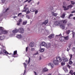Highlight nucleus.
<instances>
[{"label":"nucleus","mask_w":75,"mask_h":75,"mask_svg":"<svg viewBox=\"0 0 75 75\" xmlns=\"http://www.w3.org/2000/svg\"><path fill=\"white\" fill-rule=\"evenodd\" d=\"M51 43H48L46 44V47L47 48H49L51 47Z\"/></svg>","instance_id":"10"},{"label":"nucleus","mask_w":75,"mask_h":75,"mask_svg":"<svg viewBox=\"0 0 75 75\" xmlns=\"http://www.w3.org/2000/svg\"><path fill=\"white\" fill-rule=\"evenodd\" d=\"M48 22V20H46L44 22L42 23V25L43 26L45 25H47V24Z\"/></svg>","instance_id":"9"},{"label":"nucleus","mask_w":75,"mask_h":75,"mask_svg":"<svg viewBox=\"0 0 75 75\" xmlns=\"http://www.w3.org/2000/svg\"><path fill=\"white\" fill-rule=\"evenodd\" d=\"M52 75V74H51L50 73L48 74L47 75Z\"/></svg>","instance_id":"62"},{"label":"nucleus","mask_w":75,"mask_h":75,"mask_svg":"<svg viewBox=\"0 0 75 75\" xmlns=\"http://www.w3.org/2000/svg\"><path fill=\"white\" fill-rule=\"evenodd\" d=\"M50 10H52V9H53V8L52 7V8H50Z\"/></svg>","instance_id":"60"},{"label":"nucleus","mask_w":75,"mask_h":75,"mask_svg":"<svg viewBox=\"0 0 75 75\" xmlns=\"http://www.w3.org/2000/svg\"><path fill=\"white\" fill-rule=\"evenodd\" d=\"M35 14H37V13H38V10H36V11H35Z\"/></svg>","instance_id":"41"},{"label":"nucleus","mask_w":75,"mask_h":75,"mask_svg":"<svg viewBox=\"0 0 75 75\" xmlns=\"http://www.w3.org/2000/svg\"><path fill=\"white\" fill-rule=\"evenodd\" d=\"M73 65H74V66H75V62H74V64H73Z\"/></svg>","instance_id":"61"},{"label":"nucleus","mask_w":75,"mask_h":75,"mask_svg":"<svg viewBox=\"0 0 75 75\" xmlns=\"http://www.w3.org/2000/svg\"><path fill=\"white\" fill-rule=\"evenodd\" d=\"M69 56L70 57V60H71V59L72 58V55L70 54H69Z\"/></svg>","instance_id":"40"},{"label":"nucleus","mask_w":75,"mask_h":75,"mask_svg":"<svg viewBox=\"0 0 75 75\" xmlns=\"http://www.w3.org/2000/svg\"><path fill=\"white\" fill-rule=\"evenodd\" d=\"M18 57V55L17 54V50L14 51L13 54H12V57L16 58V57Z\"/></svg>","instance_id":"6"},{"label":"nucleus","mask_w":75,"mask_h":75,"mask_svg":"<svg viewBox=\"0 0 75 75\" xmlns=\"http://www.w3.org/2000/svg\"><path fill=\"white\" fill-rule=\"evenodd\" d=\"M8 10H9V9L8 8H7L6 10H5V9L3 10L4 11H5L3 13L0 14V21H1V18H2L3 16H4V14H5V13H6V12H7V11Z\"/></svg>","instance_id":"4"},{"label":"nucleus","mask_w":75,"mask_h":75,"mask_svg":"<svg viewBox=\"0 0 75 75\" xmlns=\"http://www.w3.org/2000/svg\"><path fill=\"white\" fill-rule=\"evenodd\" d=\"M48 65L51 67L52 68L54 67V64L52 63H50V64H48Z\"/></svg>","instance_id":"13"},{"label":"nucleus","mask_w":75,"mask_h":75,"mask_svg":"<svg viewBox=\"0 0 75 75\" xmlns=\"http://www.w3.org/2000/svg\"><path fill=\"white\" fill-rule=\"evenodd\" d=\"M23 8L24 9H25V10L22 11V12H25L26 13V12L28 10V8H26L25 7H24Z\"/></svg>","instance_id":"14"},{"label":"nucleus","mask_w":75,"mask_h":75,"mask_svg":"<svg viewBox=\"0 0 75 75\" xmlns=\"http://www.w3.org/2000/svg\"><path fill=\"white\" fill-rule=\"evenodd\" d=\"M62 61H63V62H67V61H68V59H67V58L65 57H63L62 58Z\"/></svg>","instance_id":"7"},{"label":"nucleus","mask_w":75,"mask_h":75,"mask_svg":"<svg viewBox=\"0 0 75 75\" xmlns=\"http://www.w3.org/2000/svg\"><path fill=\"white\" fill-rule=\"evenodd\" d=\"M71 3L72 4H75V2L71 1Z\"/></svg>","instance_id":"42"},{"label":"nucleus","mask_w":75,"mask_h":75,"mask_svg":"<svg viewBox=\"0 0 75 75\" xmlns=\"http://www.w3.org/2000/svg\"><path fill=\"white\" fill-rule=\"evenodd\" d=\"M38 52H37L36 53H35L34 55H38Z\"/></svg>","instance_id":"55"},{"label":"nucleus","mask_w":75,"mask_h":75,"mask_svg":"<svg viewBox=\"0 0 75 75\" xmlns=\"http://www.w3.org/2000/svg\"><path fill=\"white\" fill-rule=\"evenodd\" d=\"M28 1V0H26V1H25L24 3H26V2Z\"/></svg>","instance_id":"58"},{"label":"nucleus","mask_w":75,"mask_h":75,"mask_svg":"<svg viewBox=\"0 0 75 75\" xmlns=\"http://www.w3.org/2000/svg\"><path fill=\"white\" fill-rule=\"evenodd\" d=\"M73 6L72 5H70L67 6V7L63 6V8H64V10H68L69 9V8H72Z\"/></svg>","instance_id":"5"},{"label":"nucleus","mask_w":75,"mask_h":75,"mask_svg":"<svg viewBox=\"0 0 75 75\" xmlns=\"http://www.w3.org/2000/svg\"><path fill=\"white\" fill-rule=\"evenodd\" d=\"M33 0H30L29 1H28V3H30L31 1H32Z\"/></svg>","instance_id":"57"},{"label":"nucleus","mask_w":75,"mask_h":75,"mask_svg":"<svg viewBox=\"0 0 75 75\" xmlns=\"http://www.w3.org/2000/svg\"><path fill=\"white\" fill-rule=\"evenodd\" d=\"M44 48H41L40 49V51L41 52H42L44 51Z\"/></svg>","instance_id":"26"},{"label":"nucleus","mask_w":75,"mask_h":75,"mask_svg":"<svg viewBox=\"0 0 75 75\" xmlns=\"http://www.w3.org/2000/svg\"><path fill=\"white\" fill-rule=\"evenodd\" d=\"M73 19H74V20H75V17L73 18Z\"/></svg>","instance_id":"64"},{"label":"nucleus","mask_w":75,"mask_h":75,"mask_svg":"<svg viewBox=\"0 0 75 75\" xmlns=\"http://www.w3.org/2000/svg\"><path fill=\"white\" fill-rule=\"evenodd\" d=\"M67 22V21L65 20L62 21H61V23H62V24H66Z\"/></svg>","instance_id":"11"},{"label":"nucleus","mask_w":75,"mask_h":75,"mask_svg":"<svg viewBox=\"0 0 75 75\" xmlns=\"http://www.w3.org/2000/svg\"><path fill=\"white\" fill-rule=\"evenodd\" d=\"M3 52L4 53H5V54H6L7 55V54H8L9 55L11 54V53H9L7 51L4 50H3Z\"/></svg>","instance_id":"15"},{"label":"nucleus","mask_w":75,"mask_h":75,"mask_svg":"<svg viewBox=\"0 0 75 75\" xmlns=\"http://www.w3.org/2000/svg\"><path fill=\"white\" fill-rule=\"evenodd\" d=\"M62 62V60L61 58L59 57H56L55 59H54L53 61V63L55 65H58L59 64V62Z\"/></svg>","instance_id":"1"},{"label":"nucleus","mask_w":75,"mask_h":75,"mask_svg":"<svg viewBox=\"0 0 75 75\" xmlns=\"http://www.w3.org/2000/svg\"><path fill=\"white\" fill-rule=\"evenodd\" d=\"M30 11L32 12H35L36 11V9L35 8H33L32 9H31Z\"/></svg>","instance_id":"21"},{"label":"nucleus","mask_w":75,"mask_h":75,"mask_svg":"<svg viewBox=\"0 0 75 75\" xmlns=\"http://www.w3.org/2000/svg\"><path fill=\"white\" fill-rule=\"evenodd\" d=\"M26 14H29V13H30V12L28 9V10L26 12Z\"/></svg>","instance_id":"38"},{"label":"nucleus","mask_w":75,"mask_h":75,"mask_svg":"<svg viewBox=\"0 0 75 75\" xmlns=\"http://www.w3.org/2000/svg\"><path fill=\"white\" fill-rule=\"evenodd\" d=\"M41 59H42L41 57H39V60H38V61H40V60H41Z\"/></svg>","instance_id":"49"},{"label":"nucleus","mask_w":75,"mask_h":75,"mask_svg":"<svg viewBox=\"0 0 75 75\" xmlns=\"http://www.w3.org/2000/svg\"><path fill=\"white\" fill-rule=\"evenodd\" d=\"M18 31L20 33L23 34L24 33V29L23 28H20L18 29V30L17 29L14 30L12 31V32L13 33H18Z\"/></svg>","instance_id":"2"},{"label":"nucleus","mask_w":75,"mask_h":75,"mask_svg":"<svg viewBox=\"0 0 75 75\" xmlns=\"http://www.w3.org/2000/svg\"><path fill=\"white\" fill-rule=\"evenodd\" d=\"M43 71L44 72H47L48 71V69L46 68H45L43 69Z\"/></svg>","instance_id":"30"},{"label":"nucleus","mask_w":75,"mask_h":75,"mask_svg":"<svg viewBox=\"0 0 75 75\" xmlns=\"http://www.w3.org/2000/svg\"><path fill=\"white\" fill-rule=\"evenodd\" d=\"M25 62H28V64H29V63H30V58H29V59L28 61L27 60H26L25 61Z\"/></svg>","instance_id":"23"},{"label":"nucleus","mask_w":75,"mask_h":75,"mask_svg":"<svg viewBox=\"0 0 75 75\" xmlns=\"http://www.w3.org/2000/svg\"><path fill=\"white\" fill-rule=\"evenodd\" d=\"M28 49V47H27L26 48V52H27Z\"/></svg>","instance_id":"46"},{"label":"nucleus","mask_w":75,"mask_h":75,"mask_svg":"<svg viewBox=\"0 0 75 75\" xmlns=\"http://www.w3.org/2000/svg\"><path fill=\"white\" fill-rule=\"evenodd\" d=\"M54 34H51L48 37L49 38H50V39H51V38H53L54 37Z\"/></svg>","instance_id":"18"},{"label":"nucleus","mask_w":75,"mask_h":75,"mask_svg":"<svg viewBox=\"0 0 75 75\" xmlns=\"http://www.w3.org/2000/svg\"><path fill=\"white\" fill-rule=\"evenodd\" d=\"M52 15H53L54 16H57V13H55L54 12H52Z\"/></svg>","instance_id":"24"},{"label":"nucleus","mask_w":75,"mask_h":75,"mask_svg":"<svg viewBox=\"0 0 75 75\" xmlns=\"http://www.w3.org/2000/svg\"><path fill=\"white\" fill-rule=\"evenodd\" d=\"M18 21L19 23H21V22L22 21V19H20L19 21Z\"/></svg>","instance_id":"45"},{"label":"nucleus","mask_w":75,"mask_h":75,"mask_svg":"<svg viewBox=\"0 0 75 75\" xmlns=\"http://www.w3.org/2000/svg\"><path fill=\"white\" fill-rule=\"evenodd\" d=\"M67 67H68V68H69V69H70V68L71 67V66H70L69 65V64L67 65Z\"/></svg>","instance_id":"48"},{"label":"nucleus","mask_w":75,"mask_h":75,"mask_svg":"<svg viewBox=\"0 0 75 75\" xmlns=\"http://www.w3.org/2000/svg\"><path fill=\"white\" fill-rule=\"evenodd\" d=\"M60 27L63 29L65 28V26H64V25H60Z\"/></svg>","instance_id":"27"},{"label":"nucleus","mask_w":75,"mask_h":75,"mask_svg":"<svg viewBox=\"0 0 75 75\" xmlns=\"http://www.w3.org/2000/svg\"><path fill=\"white\" fill-rule=\"evenodd\" d=\"M27 21H23V25H26V24H27Z\"/></svg>","instance_id":"22"},{"label":"nucleus","mask_w":75,"mask_h":75,"mask_svg":"<svg viewBox=\"0 0 75 75\" xmlns=\"http://www.w3.org/2000/svg\"><path fill=\"white\" fill-rule=\"evenodd\" d=\"M73 16V14L71 13L70 14V15H69V18H71V17H72V16Z\"/></svg>","instance_id":"35"},{"label":"nucleus","mask_w":75,"mask_h":75,"mask_svg":"<svg viewBox=\"0 0 75 75\" xmlns=\"http://www.w3.org/2000/svg\"><path fill=\"white\" fill-rule=\"evenodd\" d=\"M59 40H60V41H62V42L63 41V40L62 39V38H60L59 39Z\"/></svg>","instance_id":"47"},{"label":"nucleus","mask_w":75,"mask_h":75,"mask_svg":"<svg viewBox=\"0 0 75 75\" xmlns=\"http://www.w3.org/2000/svg\"><path fill=\"white\" fill-rule=\"evenodd\" d=\"M23 64L24 65V67H25V71L26 70V68H27V64L25 63H23Z\"/></svg>","instance_id":"29"},{"label":"nucleus","mask_w":75,"mask_h":75,"mask_svg":"<svg viewBox=\"0 0 75 75\" xmlns=\"http://www.w3.org/2000/svg\"><path fill=\"white\" fill-rule=\"evenodd\" d=\"M16 37L17 38L20 39L22 38V35H18L16 36Z\"/></svg>","instance_id":"17"},{"label":"nucleus","mask_w":75,"mask_h":75,"mask_svg":"<svg viewBox=\"0 0 75 75\" xmlns=\"http://www.w3.org/2000/svg\"><path fill=\"white\" fill-rule=\"evenodd\" d=\"M30 47H34V44L32 43H30Z\"/></svg>","instance_id":"31"},{"label":"nucleus","mask_w":75,"mask_h":75,"mask_svg":"<svg viewBox=\"0 0 75 75\" xmlns=\"http://www.w3.org/2000/svg\"><path fill=\"white\" fill-rule=\"evenodd\" d=\"M73 63V62H72L71 61H70L69 62V65H71V64H72Z\"/></svg>","instance_id":"36"},{"label":"nucleus","mask_w":75,"mask_h":75,"mask_svg":"<svg viewBox=\"0 0 75 75\" xmlns=\"http://www.w3.org/2000/svg\"><path fill=\"white\" fill-rule=\"evenodd\" d=\"M0 35H1L2 34H7V32L6 31L4 30V29L3 28H2V27H0Z\"/></svg>","instance_id":"3"},{"label":"nucleus","mask_w":75,"mask_h":75,"mask_svg":"<svg viewBox=\"0 0 75 75\" xmlns=\"http://www.w3.org/2000/svg\"><path fill=\"white\" fill-rule=\"evenodd\" d=\"M71 31L70 30H67L66 32V34H67V35H69V33H71Z\"/></svg>","instance_id":"16"},{"label":"nucleus","mask_w":75,"mask_h":75,"mask_svg":"<svg viewBox=\"0 0 75 75\" xmlns=\"http://www.w3.org/2000/svg\"><path fill=\"white\" fill-rule=\"evenodd\" d=\"M35 50V49L34 48H31V51H33Z\"/></svg>","instance_id":"44"},{"label":"nucleus","mask_w":75,"mask_h":75,"mask_svg":"<svg viewBox=\"0 0 75 75\" xmlns=\"http://www.w3.org/2000/svg\"><path fill=\"white\" fill-rule=\"evenodd\" d=\"M71 13H75V11L74 10L73 11H71Z\"/></svg>","instance_id":"52"},{"label":"nucleus","mask_w":75,"mask_h":75,"mask_svg":"<svg viewBox=\"0 0 75 75\" xmlns=\"http://www.w3.org/2000/svg\"><path fill=\"white\" fill-rule=\"evenodd\" d=\"M65 63L64 62H62L61 63V64L62 65V66H64V65H65Z\"/></svg>","instance_id":"33"},{"label":"nucleus","mask_w":75,"mask_h":75,"mask_svg":"<svg viewBox=\"0 0 75 75\" xmlns=\"http://www.w3.org/2000/svg\"><path fill=\"white\" fill-rule=\"evenodd\" d=\"M41 45L42 46H44V47H46L47 46V43L45 42H42L41 43Z\"/></svg>","instance_id":"12"},{"label":"nucleus","mask_w":75,"mask_h":75,"mask_svg":"<svg viewBox=\"0 0 75 75\" xmlns=\"http://www.w3.org/2000/svg\"><path fill=\"white\" fill-rule=\"evenodd\" d=\"M21 14H22V13H20L18 14V16H20V15H21Z\"/></svg>","instance_id":"53"},{"label":"nucleus","mask_w":75,"mask_h":75,"mask_svg":"<svg viewBox=\"0 0 75 75\" xmlns=\"http://www.w3.org/2000/svg\"><path fill=\"white\" fill-rule=\"evenodd\" d=\"M25 72H26V71H25V70H24V74H23V75H25Z\"/></svg>","instance_id":"54"},{"label":"nucleus","mask_w":75,"mask_h":75,"mask_svg":"<svg viewBox=\"0 0 75 75\" xmlns=\"http://www.w3.org/2000/svg\"><path fill=\"white\" fill-rule=\"evenodd\" d=\"M72 35L73 38H74V37H75V32H73V33H72Z\"/></svg>","instance_id":"32"},{"label":"nucleus","mask_w":75,"mask_h":75,"mask_svg":"<svg viewBox=\"0 0 75 75\" xmlns=\"http://www.w3.org/2000/svg\"><path fill=\"white\" fill-rule=\"evenodd\" d=\"M70 47H71V45H70L69 47V49H68V48H67V51L68 52L69 51V50H70Z\"/></svg>","instance_id":"43"},{"label":"nucleus","mask_w":75,"mask_h":75,"mask_svg":"<svg viewBox=\"0 0 75 75\" xmlns=\"http://www.w3.org/2000/svg\"><path fill=\"white\" fill-rule=\"evenodd\" d=\"M5 36H2L0 37V40H3L5 38Z\"/></svg>","instance_id":"20"},{"label":"nucleus","mask_w":75,"mask_h":75,"mask_svg":"<svg viewBox=\"0 0 75 75\" xmlns=\"http://www.w3.org/2000/svg\"><path fill=\"white\" fill-rule=\"evenodd\" d=\"M34 74H35V75H37V73L35 71H34Z\"/></svg>","instance_id":"56"},{"label":"nucleus","mask_w":75,"mask_h":75,"mask_svg":"<svg viewBox=\"0 0 75 75\" xmlns=\"http://www.w3.org/2000/svg\"><path fill=\"white\" fill-rule=\"evenodd\" d=\"M1 4H3L4 3V2L6 1H7V0H1Z\"/></svg>","instance_id":"25"},{"label":"nucleus","mask_w":75,"mask_h":75,"mask_svg":"<svg viewBox=\"0 0 75 75\" xmlns=\"http://www.w3.org/2000/svg\"><path fill=\"white\" fill-rule=\"evenodd\" d=\"M63 69H64L65 72H68V70L67 68L65 67H63Z\"/></svg>","instance_id":"19"},{"label":"nucleus","mask_w":75,"mask_h":75,"mask_svg":"<svg viewBox=\"0 0 75 75\" xmlns=\"http://www.w3.org/2000/svg\"><path fill=\"white\" fill-rule=\"evenodd\" d=\"M65 14L64 13H63L62 16H61V18H64V17H65Z\"/></svg>","instance_id":"28"},{"label":"nucleus","mask_w":75,"mask_h":75,"mask_svg":"<svg viewBox=\"0 0 75 75\" xmlns=\"http://www.w3.org/2000/svg\"><path fill=\"white\" fill-rule=\"evenodd\" d=\"M26 17L27 18H28V19H30V17L29 16V15H26Z\"/></svg>","instance_id":"39"},{"label":"nucleus","mask_w":75,"mask_h":75,"mask_svg":"<svg viewBox=\"0 0 75 75\" xmlns=\"http://www.w3.org/2000/svg\"><path fill=\"white\" fill-rule=\"evenodd\" d=\"M64 38L66 40H67L69 39V37L68 36H67L64 37Z\"/></svg>","instance_id":"34"},{"label":"nucleus","mask_w":75,"mask_h":75,"mask_svg":"<svg viewBox=\"0 0 75 75\" xmlns=\"http://www.w3.org/2000/svg\"><path fill=\"white\" fill-rule=\"evenodd\" d=\"M73 50H74V49H75V47H73Z\"/></svg>","instance_id":"63"},{"label":"nucleus","mask_w":75,"mask_h":75,"mask_svg":"<svg viewBox=\"0 0 75 75\" xmlns=\"http://www.w3.org/2000/svg\"><path fill=\"white\" fill-rule=\"evenodd\" d=\"M3 54V53L2 52V51H0V54Z\"/></svg>","instance_id":"51"},{"label":"nucleus","mask_w":75,"mask_h":75,"mask_svg":"<svg viewBox=\"0 0 75 75\" xmlns=\"http://www.w3.org/2000/svg\"><path fill=\"white\" fill-rule=\"evenodd\" d=\"M20 23H21L20 22H18L17 23V25H20Z\"/></svg>","instance_id":"50"},{"label":"nucleus","mask_w":75,"mask_h":75,"mask_svg":"<svg viewBox=\"0 0 75 75\" xmlns=\"http://www.w3.org/2000/svg\"><path fill=\"white\" fill-rule=\"evenodd\" d=\"M54 24L55 25L57 26H58L60 25V23H59V21H55L54 22Z\"/></svg>","instance_id":"8"},{"label":"nucleus","mask_w":75,"mask_h":75,"mask_svg":"<svg viewBox=\"0 0 75 75\" xmlns=\"http://www.w3.org/2000/svg\"><path fill=\"white\" fill-rule=\"evenodd\" d=\"M69 74H73V70H71L70 71Z\"/></svg>","instance_id":"37"},{"label":"nucleus","mask_w":75,"mask_h":75,"mask_svg":"<svg viewBox=\"0 0 75 75\" xmlns=\"http://www.w3.org/2000/svg\"><path fill=\"white\" fill-rule=\"evenodd\" d=\"M40 4V2H38V3H37V4L38 5V4Z\"/></svg>","instance_id":"59"}]
</instances>
